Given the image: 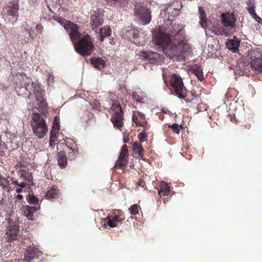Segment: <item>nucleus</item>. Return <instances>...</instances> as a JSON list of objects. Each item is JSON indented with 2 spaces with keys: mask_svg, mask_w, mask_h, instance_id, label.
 Listing matches in <instances>:
<instances>
[{
  "mask_svg": "<svg viewBox=\"0 0 262 262\" xmlns=\"http://www.w3.org/2000/svg\"><path fill=\"white\" fill-rule=\"evenodd\" d=\"M154 42L159 46L167 58L177 61H182L183 55H180L181 44L177 40H169V37L161 29L156 28L152 31Z\"/></svg>",
  "mask_w": 262,
  "mask_h": 262,
  "instance_id": "f257e3e1",
  "label": "nucleus"
},
{
  "mask_svg": "<svg viewBox=\"0 0 262 262\" xmlns=\"http://www.w3.org/2000/svg\"><path fill=\"white\" fill-rule=\"evenodd\" d=\"M15 90L18 95L24 96L28 93L29 98L31 94L35 93L37 84L26 74L18 73L15 79Z\"/></svg>",
  "mask_w": 262,
  "mask_h": 262,
  "instance_id": "f03ea898",
  "label": "nucleus"
},
{
  "mask_svg": "<svg viewBox=\"0 0 262 262\" xmlns=\"http://www.w3.org/2000/svg\"><path fill=\"white\" fill-rule=\"evenodd\" d=\"M134 14L143 26L149 24L151 21V15L150 8L148 7V4L142 1H137L135 3Z\"/></svg>",
  "mask_w": 262,
  "mask_h": 262,
  "instance_id": "7ed1b4c3",
  "label": "nucleus"
},
{
  "mask_svg": "<svg viewBox=\"0 0 262 262\" xmlns=\"http://www.w3.org/2000/svg\"><path fill=\"white\" fill-rule=\"evenodd\" d=\"M161 29L169 37V40H177V43H181L185 38V31L181 25L171 23L166 28V32Z\"/></svg>",
  "mask_w": 262,
  "mask_h": 262,
  "instance_id": "20e7f679",
  "label": "nucleus"
},
{
  "mask_svg": "<svg viewBox=\"0 0 262 262\" xmlns=\"http://www.w3.org/2000/svg\"><path fill=\"white\" fill-rule=\"evenodd\" d=\"M94 45L90 36L86 35L75 44V51L82 56H88L91 54Z\"/></svg>",
  "mask_w": 262,
  "mask_h": 262,
  "instance_id": "39448f33",
  "label": "nucleus"
},
{
  "mask_svg": "<svg viewBox=\"0 0 262 262\" xmlns=\"http://www.w3.org/2000/svg\"><path fill=\"white\" fill-rule=\"evenodd\" d=\"M171 85L176 93V95L179 98L183 99L186 96V89L184 86L181 77L176 74H173L171 78Z\"/></svg>",
  "mask_w": 262,
  "mask_h": 262,
  "instance_id": "423d86ee",
  "label": "nucleus"
},
{
  "mask_svg": "<svg viewBox=\"0 0 262 262\" xmlns=\"http://www.w3.org/2000/svg\"><path fill=\"white\" fill-rule=\"evenodd\" d=\"M111 109L114 112L111 118L112 122L114 126L120 128L122 126L123 119V112L121 106L118 102L114 101L112 104Z\"/></svg>",
  "mask_w": 262,
  "mask_h": 262,
  "instance_id": "0eeeda50",
  "label": "nucleus"
},
{
  "mask_svg": "<svg viewBox=\"0 0 262 262\" xmlns=\"http://www.w3.org/2000/svg\"><path fill=\"white\" fill-rule=\"evenodd\" d=\"M104 21V10L98 8L93 12L91 15L90 25L92 30H94L102 25Z\"/></svg>",
  "mask_w": 262,
  "mask_h": 262,
  "instance_id": "6e6552de",
  "label": "nucleus"
},
{
  "mask_svg": "<svg viewBox=\"0 0 262 262\" xmlns=\"http://www.w3.org/2000/svg\"><path fill=\"white\" fill-rule=\"evenodd\" d=\"M19 6L17 1L10 2L7 6L3 8V11L6 15L12 16L14 19L12 20V24L16 22L18 16V10Z\"/></svg>",
  "mask_w": 262,
  "mask_h": 262,
  "instance_id": "1a4fd4ad",
  "label": "nucleus"
},
{
  "mask_svg": "<svg viewBox=\"0 0 262 262\" xmlns=\"http://www.w3.org/2000/svg\"><path fill=\"white\" fill-rule=\"evenodd\" d=\"M139 55L142 59L147 60L151 63H156L160 62L163 57L162 55L151 51H140Z\"/></svg>",
  "mask_w": 262,
  "mask_h": 262,
  "instance_id": "9d476101",
  "label": "nucleus"
},
{
  "mask_svg": "<svg viewBox=\"0 0 262 262\" xmlns=\"http://www.w3.org/2000/svg\"><path fill=\"white\" fill-rule=\"evenodd\" d=\"M221 18L222 23L225 27L235 29L236 18L233 13H223L221 14Z\"/></svg>",
  "mask_w": 262,
  "mask_h": 262,
  "instance_id": "9b49d317",
  "label": "nucleus"
},
{
  "mask_svg": "<svg viewBox=\"0 0 262 262\" xmlns=\"http://www.w3.org/2000/svg\"><path fill=\"white\" fill-rule=\"evenodd\" d=\"M31 125L32 129H35V130L39 126H47V123L43 116L38 113H33Z\"/></svg>",
  "mask_w": 262,
  "mask_h": 262,
  "instance_id": "f8f14e48",
  "label": "nucleus"
},
{
  "mask_svg": "<svg viewBox=\"0 0 262 262\" xmlns=\"http://www.w3.org/2000/svg\"><path fill=\"white\" fill-rule=\"evenodd\" d=\"M250 68L256 73H262V58L260 57H251Z\"/></svg>",
  "mask_w": 262,
  "mask_h": 262,
  "instance_id": "ddd939ff",
  "label": "nucleus"
},
{
  "mask_svg": "<svg viewBox=\"0 0 262 262\" xmlns=\"http://www.w3.org/2000/svg\"><path fill=\"white\" fill-rule=\"evenodd\" d=\"M167 7H171L172 10H171V13H168L167 20L168 21L172 20L173 17L176 16H178L179 14V11L181 8V3L177 1L174 3H172Z\"/></svg>",
  "mask_w": 262,
  "mask_h": 262,
  "instance_id": "4468645a",
  "label": "nucleus"
},
{
  "mask_svg": "<svg viewBox=\"0 0 262 262\" xmlns=\"http://www.w3.org/2000/svg\"><path fill=\"white\" fill-rule=\"evenodd\" d=\"M249 68H250L249 62L248 64L246 65L245 62L242 60H239L236 64L234 72L236 74L243 75L244 74H247L250 71Z\"/></svg>",
  "mask_w": 262,
  "mask_h": 262,
  "instance_id": "2eb2a0df",
  "label": "nucleus"
},
{
  "mask_svg": "<svg viewBox=\"0 0 262 262\" xmlns=\"http://www.w3.org/2000/svg\"><path fill=\"white\" fill-rule=\"evenodd\" d=\"M77 29L78 26L77 25H76L75 28L73 26H71L69 27V30H71V32L69 33V35L74 46L75 44H76L78 40L82 38L81 37V34L77 31Z\"/></svg>",
  "mask_w": 262,
  "mask_h": 262,
  "instance_id": "dca6fc26",
  "label": "nucleus"
},
{
  "mask_svg": "<svg viewBox=\"0 0 262 262\" xmlns=\"http://www.w3.org/2000/svg\"><path fill=\"white\" fill-rule=\"evenodd\" d=\"M92 66L98 70H101L106 66L105 61L101 57H94L90 59Z\"/></svg>",
  "mask_w": 262,
  "mask_h": 262,
  "instance_id": "f3484780",
  "label": "nucleus"
},
{
  "mask_svg": "<svg viewBox=\"0 0 262 262\" xmlns=\"http://www.w3.org/2000/svg\"><path fill=\"white\" fill-rule=\"evenodd\" d=\"M240 41L238 39L234 36L233 39H228L226 43L227 48L235 53L238 50Z\"/></svg>",
  "mask_w": 262,
  "mask_h": 262,
  "instance_id": "a211bd4d",
  "label": "nucleus"
},
{
  "mask_svg": "<svg viewBox=\"0 0 262 262\" xmlns=\"http://www.w3.org/2000/svg\"><path fill=\"white\" fill-rule=\"evenodd\" d=\"M53 19L58 23L60 24L67 30H69V27L73 26L75 28L76 27V24L72 23L70 21L67 20L61 17L54 15L53 16Z\"/></svg>",
  "mask_w": 262,
  "mask_h": 262,
  "instance_id": "6ab92c4d",
  "label": "nucleus"
},
{
  "mask_svg": "<svg viewBox=\"0 0 262 262\" xmlns=\"http://www.w3.org/2000/svg\"><path fill=\"white\" fill-rule=\"evenodd\" d=\"M98 37L100 41L102 42L106 37H109L112 34L111 29L107 26H105L99 29L98 32Z\"/></svg>",
  "mask_w": 262,
  "mask_h": 262,
  "instance_id": "aec40b11",
  "label": "nucleus"
},
{
  "mask_svg": "<svg viewBox=\"0 0 262 262\" xmlns=\"http://www.w3.org/2000/svg\"><path fill=\"white\" fill-rule=\"evenodd\" d=\"M19 227L16 225H13L9 227L6 233L8 237L12 240L16 239L17 236L18 234Z\"/></svg>",
  "mask_w": 262,
  "mask_h": 262,
  "instance_id": "412c9836",
  "label": "nucleus"
},
{
  "mask_svg": "<svg viewBox=\"0 0 262 262\" xmlns=\"http://www.w3.org/2000/svg\"><path fill=\"white\" fill-rule=\"evenodd\" d=\"M58 164L61 168H64L67 165V157L66 156L65 151H60L57 156Z\"/></svg>",
  "mask_w": 262,
  "mask_h": 262,
  "instance_id": "4be33fe9",
  "label": "nucleus"
},
{
  "mask_svg": "<svg viewBox=\"0 0 262 262\" xmlns=\"http://www.w3.org/2000/svg\"><path fill=\"white\" fill-rule=\"evenodd\" d=\"M37 210L36 207L30 206L28 205L24 207L23 214L27 217L29 220L33 221L34 220V213Z\"/></svg>",
  "mask_w": 262,
  "mask_h": 262,
  "instance_id": "5701e85b",
  "label": "nucleus"
},
{
  "mask_svg": "<svg viewBox=\"0 0 262 262\" xmlns=\"http://www.w3.org/2000/svg\"><path fill=\"white\" fill-rule=\"evenodd\" d=\"M170 191V188L167 183L161 181L160 184V189L158 193L160 196H167Z\"/></svg>",
  "mask_w": 262,
  "mask_h": 262,
  "instance_id": "b1692460",
  "label": "nucleus"
},
{
  "mask_svg": "<svg viewBox=\"0 0 262 262\" xmlns=\"http://www.w3.org/2000/svg\"><path fill=\"white\" fill-rule=\"evenodd\" d=\"M191 52V48L189 45L184 44V40L181 44L180 49V55H183L182 57V61L184 60L188 56Z\"/></svg>",
  "mask_w": 262,
  "mask_h": 262,
  "instance_id": "393cba45",
  "label": "nucleus"
},
{
  "mask_svg": "<svg viewBox=\"0 0 262 262\" xmlns=\"http://www.w3.org/2000/svg\"><path fill=\"white\" fill-rule=\"evenodd\" d=\"M191 71L197 77L198 79L202 81L204 79V75L201 67L196 64L191 68Z\"/></svg>",
  "mask_w": 262,
  "mask_h": 262,
  "instance_id": "a878e982",
  "label": "nucleus"
},
{
  "mask_svg": "<svg viewBox=\"0 0 262 262\" xmlns=\"http://www.w3.org/2000/svg\"><path fill=\"white\" fill-rule=\"evenodd\" d=\"M32 130L33 133L39 139L43 138L48 132L47 126H39L36 128V129H32Z\"/></svg>",
  "mask_w": 262,
  "mask_h": 262,
  "instance_id": "bb28decb",
  "label": "nucleus"
},
{
  "mask_svg": "<svg viewBox=\"0 0 262 262\" xmlns=\"http://www.w3.org/2000/svg\"><path fill=\"white\" fill-rule=\"evenodd\" d=\"M199 14L200 15V23L202 28H204L207 26L206 15L204 8L202 7H199Z\"/></svg>",
  "mask_w": 262,
  "mask_h": 262,
  "instance_id": "cd10ccee",
  "label": "nucleus"
},
{
  "mask_svg": "<svg viewBox=\"0 0 262 262\" xmlns=\"http://www.w3.org/2000/svg\"><path fill=\"white\" fill-rule=\"evenodd\" d=\"M245 3L247 5L246 9L248 11L249 14L253 13L255 11V0H247Z\"/></svg>",
  "mask_w": 262,
  "mask_h": 262,
  "instance_id": "c85d7f7f",
  "label": "nucleus"
},
{
  "mask_svg": "<svg viewBox=\"0 0 262 262\" xmlns=\"http://www.w3.org/2000/svg\"><path fill=\"white\" fill-rule=\"evenodd\" d=\"M133 99L140 103H144L147 101V98L145 95L144 93H142L141 96L134 94L133 95Z\"/></svg>",
  "mask_w": 262,
  "mask_h": 262,
  "instance_id": "c756f323",
  "label": "nucleus"
},
{
  "mask_svg": "<svg viewBox=\"0 0 262 262\" xmlns=\"http://www.w3.org/2000/svg\"><path fill=\"white\" fill-rule=\"evenodd\" d=\"M67 154L68 156V158L69 160L74 159L78 154V148L68 149Z\"/></svg>",
  "mask_w": 262,
  "mask_h": 262,
  "instance_id": "7c9ffc66",
  "label": "nucleus"
},
{
  "mask_svg": "<svg viewBox=\"0 0 262 262\" xmlns=\"http://www.w3.org/2000/svg\"><path fill=\"white\" fill-rule=\"evenodd\" d=\"M133 148L134 151H136L140 158H142L143 157V155L141 153V151L143 150V147L141 143L138 142H134L133 144Z\"/></svg>",
  "mask_w": 262,
  "mask_h": 262,
  "instance_id": "2f4dec72",
  "label": "nucleus"
},
{
  "mask_svg": "<svg viewBox=\"0 0 262 262\" xmlns=\"http://www.w3.org/2000/svg\"><path fill=\"white\" fill-rule=\"evenodd\" d=\"M26 254L29 255H32L37 258L39 256L38 253H40V251H37V249L31 246H29L26 251Z\"/></svg>",
  "mask_w": 262,
  "mask_h": 262,
  "instance_id": "473e14b6",
  "label": "nucleus"
},
{
  "mask_svg": "<svg viewBox=\"0 0 262 262\" xmlns=\"http://www.w3.org/2000/svg\"><path fill=\"white\" fill-rule=\"evenodd\" d=\"M9 185V181L6 178L2 176L0 174V186H1L4 190H8V186Z\"/></svg>",
  "mask_w": 262,
  "mask_h": 262,
  "instance_id": "72a5a7b5",
  "label": "nucleus"
},
{
  "mask_svg": "<svg viewBox=\"0 0 262 262\" xmlns=\"http://www.w3.org/2000/svg\"><path fill=\"white\" fill-rule=\"evenodd\" d=\"M26 200L30 204L36 205L38 203V199L33 194H28Z\"/></svg>",
  "mask_w": 262,
  "mask_h": 262,
  "instance_id": "f704fd0d",
  "label": "nucleus"
},
{
  "mask_svg": "<svg viewBox=\"0 0 262 262\" xmlns=\"http://www.w3.org/2000/svg\"><path fill=\"white\" fill-rule=\"evenodd\" d=\"M172 9L171 7H166L164 9H162L160 13V16L164 19V21L167 20L168 13H171V10Z\"/></svg>",
  "mask_w": 262,
  "mask_h": 262,
  "instance_id": "c9c22d12",
  "label": "nucleus"
},
{
  "mask_svg": "<svg viewBox=\"0 0 262 262\" xmlns=\"http://www.w3.org/2000/svg\"><path fill=\"white\" fill-rule=\"evenodd\" d=\"M64 140L68 149L78 148L77 145L75 144V142L72 139L66 138Z\"/></svg>",
  "mask_w": 262,
  "mask_h": 262,
  "instance_id": "e433bc0d",
  "label": "nucleus"
},
{
  "mask_svg": "<svg viewBox=\"0 0 262 262\" xmlns=\"http://www.w3.org/2000/svg\"><path fill=\"white\" fill-rule=\"evenodd\" d=\"M57 193L55 189H51L46 194V198L48 199H54L56 197Z\"/></svg>",
  "mask_w": 262,
  "mask_h": 262,
  "instance_id": "4c0bfd02",
  "label": "nucleus"
},
{
  "mask_svg": "<svg viewBox=\"0 0 262 262\" xmlns=\"http://www.w3.org/2000/svg\"><path fill=\"white\" fill-rule=\"evenodd\" d=\"M93 118V114L90 112L85 113L82 117V120L85 122L87 124H90V121Z\"/></svg>",
  "mask_w": 262,
  "mask_h": 262,
  "instance_id": "58836bf2",
  "label": "nucleus"
},
{
  "mask_svg": "<svg viewBox=\"0 0 262 262\" xmlns=\"http://www.w3.org/2000/svg\"><path fill=\"white\" fill-rule=\"evenodd\" d=\"M128 155V147L126 145H123L119 155L120 158H125Z\"/></svg>",
  "mask_w": 262,
  "mask_h": 262,
  "instance_id": "ea45409f",
  "label": "nucleus"
},
{
  "mask_svg": "<svg viewBox=\"0 0 262 262\" xmlns=\"http://www.w3.org/2000/svg\"><path fill=\"white\" fill-rule=\"evenodd\" d=\"M128 210L130 213L132 215H136L138 213V205L137 204H134L131 206L129 208Z\"/></svg>",
  "mask_w": 262,
  "mask_h": 262,
  "instance_id": "a19ab883",
  "label": "nucleus"
},
{
  "mask_svg": "<svg viewBox=\"0 0 262 262\" xmlns=\"http://www.w3.org/2000/svg\"><path fill=\"white\" fill-rule=\"evenodd\" d=\"M35 94V97L36 98V100L39 103H41L43 101V98L42 96V94L41 92L38 90H35V92L34 94Z\"/></svg>",
  "mask_w": 262,
  "mask_h": 262,
  "instance_id": "79ce46f5",
  "label": "nucleus"
},
{
  "mask_svg": "<svg viewBox=\"0 0 262 262\" xmlns=\"http://www.w3.org/2000/svg\"><path fill=\"white\" fill-rule=\"evenodd\" d=\"M132 120L138 126H143L142 122H141L140 120H139V116L135 115L134 113L133 114Z\"/></svg>",
  "mask_w": 262,
  "mask_h": 262,
  "instance_id": "37998d69",
  "label": "nucleus"
},
{
  "mask_svg": "<svg viewBox=\"0 0 262 262\" xmlns=\"http://www.w3.org/2000/svg\"><path fill=\"white\" fill-rule=\"evenodd\" d=\"M104 221L107 225L110 227L113 228L117 226V224L115 221L110 218V217H106L104 219Z\"/></svg>",
  "mask_w": 262,
  "mask_h": 262,
  "instance_id": "c03bdc74",
  "label": "nucleus"
},
{
  "mask_svg": "<svg viewBox=\"0 0 262 262\" xmlns=\"http://www.w3.org/2000/svg\"><path fill=\"white\" fill-rule=\"evenodd\" d=\"M172 129L173 133L179 134L180 133V128H182L181 125H178L177 123H173L170 126Z\"/></svg>",
  "mask_w": 262,
  "mask_h": 262,
  "instance_id": "a18cd8bd",
  "label": "nucleus"
},
{
  "mask_svg": "<svg viewBox=\"0 0 262 262\" xmlns=\"http://www.w3.org/2000/svg\"><path fill=\"white\" fill-rule=\"evenodd\" d=\"M21 177L24 178L25 179H26L29 183L32 182L33 176L31 173H29V172H27V173H22Z\"/></svg>",
  "mask_w": 262,
  "mask_h": 262,
  "instance_id": "49530a36",
  "label": "nucleus"
},
{
  "mask_svg": "<svg viewBox=\"0 0 262 262\" xmlns=\"http://www.w3.org/2000/svg\"><path fill=\"white\" fill-rule=\"evenodd\" d=\"M52 127L53 129H58L60 127L59 117L57 116H55L53 123Z\"/></svg>",
  "mask_w": 262,
  "mask_h": 262,
  "instance_id": "de8ad7c7",
  "label": "nucleus"
},
{
  "mask_svg": "<svg viewBox=\"0 0 262 262\" xmlns=\"http://www.w3.org/2000/svg\"><path fill=\"white\" fill-rule=\"evenodd\" d=\"M119 160H120V161L119 162V167L120 169H122L126 165V164H127V161L126 160L125 158H120L119 157Z\"/></svg>",
  "mask_w": 262,
  "mask_h": 262,
  "instance_id": "09e8293b",
  "label": "nucleus"
},
{
  "mask_svg": "<svg viewBox=\"0 0 262 262\" xmlns=\"http://www.w3.org/2000/svg\"><path fill=\"white\" fill-rule=\"evenodd\" d=\"M147 135L145 132H142L140 133L138 135V138L140 142H142L145 141V140L147 138Z\"/></svg>",
  "mask_w": 262,
  "mask_h": 262,
  "instance_id": "8fccbe9b",
  "label": "nucleus"
},
{
  "mask_svg": "<svg viewBox=\"0 0 262 262\" xmlns=\"http://www.w3.org/2000/svg\"><path fill=\"white\" fill-rule=\"evenodd\" d=\"M92 106L96 110H98L100 108V104L98 100H94L91 103Z\"/></svg>",
  "mask_w": 262,
  "mask_h": 262,
  "instance_id": "3c124183",
  "label": "nucleus"
},
{
  "mask_svg": "<svg viewBox=\"0 0 262 262\" xmlns=\"http://www.w3.org/2000/svg\"><path fill=\"white\" fill-rule=\"evenodd\" d=\"M137 113L139 116V118H140V120L143 123V122L145 121V117L144 114L139 112H137Z\"/></svg>",
  "mask_w": 262,
  "mask_h": 262,
  "instance_id": "603ef678",
  "label": "nucleus"
},
{
  "mask_svg": "<svg viewBox=\"0 0 262 262\" xmlns=\"http://www.w3.org/2000/svg\"><path fill=\"white\" fill-rule=\"evenodd\" d=\"M56 132L52 129L50 133V139H56Z\"/></svg>",
  "mask_w": 262,
  "mask_h": 262,
  "instance_id": "864d4df0",
  "label": "nucleus"
},
{
  "mask_svg": "<svg viewBox=\"0 0 262 262\" xmlns=\"http://www.w3.org/2000/svg\"><path fill=\"white\" fill-rule=\"evenodd\" d=\"M35 257L32 255H29L26 254L25 260L28 262H31Z\"/></svg>",
  "mask_w": 262,
  "mask_h": 262,
  "instance_id": "5fc2aeb1",
  "label": "nucleus"
},
{
  "mask_svg": "<svg viewBox=\"0 0 262 262\" xmlns=\"http://www.w3.org/2000/svg\"><path fill=\"white\" fill-rule=\"evenodd\" d=\"M54 80V76L51 73H48V81L49 82H53Z\"/></svg>",
  "mask_w": 262,
  "mask_h": 262,
  "instance_id": "6e6d98bb",
  "label": "nucleus"
},
{
  "mask_svg": "<svg viewBox=\"0 0 262 262\" xmlns=\"http://www.w3.org/2000/svg\"><path fill=\"white\" fill-rule=\"evenodd\" d=\"M55 139H50L49 140V145L52 148H53L54 146L55 145Z\"/></svg>",
  "mask_w": 262,
  "mask_h": 262,
  "instance_id": "4d7b16f0",
  "label": "nucleus"
},
{
  "mask_svg": "<svg viewBox=\"0 0 262 262\" xmlns=\"http://www.w3.org/2000/svg\"><path fill=\"white\" fill-rule=\"evenodd\" d=\"M112 220L115 221V222H121L122 221V219H120L119 218V216L118 215H115L113 219Z\"/></svg>",
  "mask_w": 262,
  "mask_h": 262,
  "instance_id": "13d9d810",
  "label": "nucleus"
},
{
  "mask_svg": "<svg viewBox=\"0 0 262 262\" xmlns=\"http://www.w3.org/2000/svg\"><path fill=\"white\" fill-rule=\"evenodd\" d=\"M230 120L231 121H232L233 122H237L235 115L231 116Z\"/></svg>",
  "mask_w": 262,
  "mask_h": 262,
  "instance_id": "bf43d9fd",
  "label": "nucleus"
},
{
  "mask_svg": "<svg viewBox=\"0 0 262 262\" xmlns=\"http://www.w3.org/2000/svg\"><path fill=\"white\" fill-rule=\"evenodd\" d=\"M18 186L21 188H24L26 187V183H25V182H21L20 183H19L18 184Z\"/></svg>",
  "mask_w": 262,
  "mask_h": 262,
  "instance_id": "052dcab7",
  "label": "nucleus"
},
{
  "mask_svg": "<svg viewBox=\"0 0 262 262\" xmlns=\"http://www.w3.org/2000/svg\"><path fill=\"white\" fill-rule=\"evenodd\" d=\"M40 113H41L43 115H47V114L48 113L47 111L45 110H42Z\"/></svg>",
  "mask_w": 262,
  "mask_h": 262,
  "instance_id": "680f3d73",
  "label": "nucleus"
},
{
  "mask_svg": "<svg viewBox=\"0 0 262 262\" xmlns=\"http://www.w3.org/2000/svg\"><path fill=\"white\" fill-rule=\"evenodd\" d=\"M16 198L19 200H21L23 198V196L21 194H17Z\"/></svg>",
  "mask_w": 262,
  "mask_h": 262,
  "instance_id": "e2e57ef3",
  "label": "nucleus"
},
{
  "mask_svg": "<svg viewBox=\"0 0 262 262\" xmlns=\"http://www.w3.org/2000/svg\"><path fill=\"white\" fill-rule=\"evenodd\" d=\"M129 140V139L128 138H124V139H123V142L124 143H127V142H128Z\"/></svg>",
  "mask_w": 262,
  "mask_h": 262,
  "instance_id": "0e129e2a",
  "label": "nucleus"
},
{
  "mask_svg": "<svg viewBox=\"0 0 262 262\" xmlns=\"http://www.w3.org/2000/svg\"><path fill=\"white\" fill-rule=\"evenodd\" d=\"M12 183H13V184L14 185H18V184H19V183H18V182H17L16 180H13Z\"/></svg>",
  "mask_w": 262,
  "mask_h": 262,
  "instance_id": "69168bd1",
  "label": "nucleus"
},
{
  "mask_svg": "<svg viewBox=\"0 0 262 262\" xmlns=\"http://www.w3.org/2000/svg\"><path fill=\"white\" fill-rule=\"evenodd\" d=\"M16 191L18 193H20L22 191V189L21 188H17Z\"/></svg>",
  "mask_w": 262,
  "mask_h": 262,
  "instance_id": "338daca9",
  "label": "nucleus"
},
{
  "mask_svg": "<svg viewBox=\"0 0 262 262\" xmlns=\"http://www.w3.org/2000/svg\"><path fill=\"white\" fill-rule=\"evenodd\" d=\"M64 143H61V142H59L58 143H57V147L60 145V144H63Z\"/></svg>",
  "mask_w": 262,
  "mask_h": 262,
  "instance_id": "774afa93",
  "label": "nucleus"
}]
</instances>
